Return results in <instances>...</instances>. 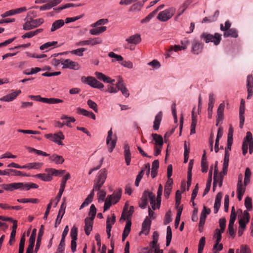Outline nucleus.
I'll return each mask as SVG.
<instances>
[{"label":"nucleus","mask_w":253,"mask_h":253,"mask_svg":"<svg viewBox=\"0 0 253 253\" xmlns=\"http://www.w3.org/2000/svg\"><path fill=\"white\" fill-rule=\"evenodd\" d=\"M148 198L150 199V204L152 209L153 210H156L155 195L152 192H148V191H145L143 192V195L141 198V201L139 203V207L142 209L146 208L148 203Z\"/></svg>","instance_id":"obj_1"},{"label":"nucleus","mask_w":253,"mask_h":253,"mask_svg":"<svg viewBox=\"0 0 253 253\" xmlns=\"http://www.w3.org/2000/svg\"><path fill=\"white\" fill-rule=\"evenodd\" d=\"M107 175V171L105 169H101L98 172V175L94 181L93 187L92 191H99L105 182Z\"/></svg>","instance_id":"obj_2"},{"label":"nucleus","mask_w":253,"mask_h":253,"mask_svg":"<svg viewBox=\"0 0 253 253\" xmlns=\"http://www.w3.org/2000/svg\"><path fill=\"white\" fill-rule=\"evenodd\" d=\"M201 39H203L206 43L213 42L215 45L219 44L221 40V35L215 33L214 35L206 32H203L200 36Z\"/></svg>","instance_id":"obj_3"},{"label":"nucleus","mask_w":253,"mask_h":253,"mask_svg":"<svg viewBox=\"0 0 253 253\" xmlns=\"http://www.w3.org/2000/svg\"><path fill=\"white\" fill-rule=\"evenodd\" d=\"M30 20H26L23 25V29L25 31H29L40 26L44 22L43 18L34 19L31 18Z\"/></svg>","instance_id":"obj_4"},{"label":"nucleus","mask_w":253,"mask_h":253,"mask_svg":"<svg viewBox=\"0 0 253 253\" xmlns=\"http://www.w3.org/2000/svg\"><path fill=\"white\" fill-rule=\"evenodd\" d=\"M175 8L170 7L160 12L157 16L158 19L160 21L166 22L170 19L175 12Z\"/></svg>","instance_id":"obj_5"},{"label":"nucleus","mask_w":253,"mask_h":253,"mask_svg":"<svg viewBox=\"0 0 253 253\" xmlns=\"http://www.w3.org/2000/svg\"><path fill=\"white\" fill-rule=\"evenodd\" d=\"M82 81L83 83L93 88L101 89L104 87V85L98 81L95 78L91 76L87 77H83L82 78Z\"/></svg>","instance_id":"obj_6"},{"label":"nucleus","mask_w":253,"mask_h":253,"mask_svg":"<svg viewBox=\"0 0 253 253\" xmlns=\"http://www.w3.org/2000/svg\"><path fill=\"white\" fill-rule=\"evenodd\" d=\"M70 178H71V176H70V173H67L63 177V178L62 180V181H61V183L60 184V187L59 192L58 193V195H57V196L55 198V199L57 201L55 203L54 207H56L57 205L58 202L60 201L61 196L62 195V193L64 190L66 181L68 179H69Z\"/></svg>","instance_id":"obj_7"},{"label":"nucleus","mask_w":253,"mask_h":253,"mask_svg":"<svg viewBox=\"0 0 253 253\" xmlns=\"http://www.w3.org/2000/svg\"><path fill=\"white\" fill-rule=\"evenodd\" d=\"M45 137L46 138L50 139L51 141L56 143L59 145H63V143L61 141V140L64 139V135L62 132H59L57 133L54 134H47L45 135Z\"/></svg>","instance_id":"obj_8"},{"label":"nucleus","mask_w":253,"mask_h":253,"mask_svg":"<svg viewBox=\"0 0 253 253\" xmlns=\"http://www.w3.org/2000/svg\"><path fill=\"white\" fill-rule=\"evenodd\" d=\"M102 40L100 38L89 39L87 40L81 41L76 43L77 46H84L85 45H94L102 43Z\"/></svg>","instance_id":"obj_9"},{"label":"nucleus","mask_w":253,"mask_h":253,"mask_svg":"<svg viewBox=\"0 0 253 253\" xmlns=\"http://www.w3.org/2000/svg\"><path fill=\"white\" fill-rule=\"evenodd\" d=\"M113 131L112 128L108 132V136L106 138V143L108 146V151L112 152L116 144V139H112Z\"/></svg>","instance_id":"obj_10"},{"label":"nucleus","mask_w":253,"mask_h":253,"mask_svg":"<svg viewBox=\"0 0 253 253\" xmlns=\"http://www.w3.org/2000/svg\"><path fill=\"white\" fill-rule=\"evenodd\" d=\"M31 98L33 99H36L37 100H39L40 101L45 103H48V104H56V103H61L63 102V100L60 99H56V98H42L41 97V96H31Z\"/></svg>","instance_id":"obj_11"},{"label":"nucleus","mask_w":253,"mask_h":253,"mask_svg":"<svg viewBox=\"0 0 253 253\" xmlns=\"http://www.w3.org/2000/svg\"><path fill=\"white\" fill-rule=\"evenodd\" d=\"M63 67L62 68H68L70 69L77 70L80 68V66L78 62L73 61L70 59H66L62 63Z\"/></svg>","instance_id":"obj_12"},{"label":"nucleus","mask_w":253,"mask_h":253,"mask_svg":"<svg viewBox=\"0 0 253 253\" xmlns=\"http://www.w3.org/2000/svg\"><path fill=\"white\" fill-rule=\"evenodd\" d=\"M116 88H117V91L120 90L123 95H129L126 84L121 77L119 78L118 82L116 84Z\"/></svg>","instance_id":"obj_13"},{"label":"nucleus","mask_w":253,"mask_h":253,"mask_svg":"<svg viewBox=\"0 0 253 253\" xmlns=\"http://www.w3.org/2000/svg\"><path fill=\"white\" fill-rule=\"evenodd\" d=\"M116 88H117V91L120 90L123 95H129L126 84L121 77L119 78L118 82L116 84Z\"/></svg>","instance_id":"obj_14"},{"label":"nucleus","mask_w":253,"mask_h":253,"mask_svg":"<svg viewBox=\"0 0 253 253\" xmlns=\"http://www.w3.org/2000/svg\"><path fill=\"white\" fill-rule=\"evenodd\" d=\"M21 182H13L9 184H3L0 186L4 190L12 191L14 190H20L21 189Z\"/></svg>","instance_id":"obj_15"},{"label":"nucleus","mask_w":253,"mask_h":253,"mask_svg":"<svg viewBox=\"0 0 253 253\" xmlns=\"http://www.w3.org/2000/svg\"><path fill=\"white\" fill-rule=\"evenodd\" d=\"M63 202L61 205L60 209L58 211V215L55 221L54 226L57 227L61 223V219L63 217L64 214L65 213L66 209V204L65 203V199L63 198Z\"/></svg>","instance_id":"obj_16"},{"label":"nucleus","mask_w":253,"mask_h":253,"mask_svg":"<svg viewBox=\"0 0 253 253\" xmlns=\"http://www.w3.org/2000/svg\"><path fill=\"white\" fill-rule=\"evenodd\" d=\"M223 232H221L220 230L218 229H216L215 230V233L214 235V237L216 239L215 243L213 246V250H215L216 249L217 246H218V250L219 251H221L223 249V245L222 244H219V242L221 240V234Z\"/></svg>","instance_id":"obj_17"},{"label":"nucleus","mask_w":253,"mask_h":253,"mask_svg":"<svg viewBox=\"0 0 253 253\" xmlns=\"http://www.w3.org/2000/svg\"><path fill=\"white\" fill-rule=\"evenodd\" d=\"M204 44L198 41L194 40L192 46V52L194 54H199L202 52Z\"/></svg>","instance_id":"obj_18"},{"label":"nucleus","mask_w":253,"mask_h":253,"mask_svg":"<svg viewBox=\"0 0 253 253\" xmlns=\"http://www.w3.org/2000/svg\"><path fill=\"white\" fill-rule=\"evenodd\" d=\"M57 5V3L54 0H48V3L43 5L41 6H33L32 8H39L40 10H46L51 9L52 7L55 6Z\"/></svg>","instance_id":"obj_19"},{"label":"nucleus","mask_w":253,"mask_h":253,"mask_svg":"<svg viewBox=\"0 0 253 253\" xmlns=\"http://www.w3.org/2000/svg\"><path fill=\"white\" fill-rule=\"evenodd\" d=\"M84 230L85 233L86 235L88 236L92 229L93 220L88 218V217H86L84 219Z\"/></svg>","instance_id":"obj_20"},{"label":"nucleus","mask_w":253,"mask_h":253,"mask_svg":"<svg viewBox=\"0 0 253 253\" xmlns=\"http://www.w3.org/2000/svg\"><path fill=\"white\" fill-rule=\"evenodd\" d=\"M48 156L50 161L51 162H53L57 165L62 164L64 162V159L62 156L58 155L56 154H53L51 156L49 155Z\"/></svg>","instance_id":"obj_21"},{"label":"nucleus","mask_w":253,"mask_h":253,"mask_svg":"<svg viewBox=\"0 0 253 253\" xmlns=\"http://www.w3.org/2000/svg\"><path fill=\"white\" fill-rule=\"evenodd\" d=\"M151 221L148 217H146L142 223V230L141 232H143L145 235L148 234L151 226Z\"/></svg>","instance_id":"obj_22"},{"label":"nucleus","mask_w":253,"mask_h":253,"mask_svg":"<svg viewBox=\"0 0 253 253\" xmlns=\"http://www.w3.org/2000/svg\"><path fill=\"white\" fill-rule=\"evenodd\" d=\"M225 107V104L224 102L221 103L217 111V117H216V121L217 122V123H219L220 122L222 121L223 119V112Z\"/></svg>","instance_id":"obj_23"},{"label":"nucleus","mask_w":253,"mask_h":253,"mask_svg":"<svg viewBox=\"0 0 253 253\" xmlns=\"http://www.w3.org/2000/svg\"><path fill=\"white\" fill-rule=\"evenodd\" d=\"M126 41L128 42V43L136 45L141 42V39L140 35L136 34L129 37L128 38H127Z\"/></svg>","instance_id":"obj_24"},{"label":"nucleus","mask_w":253,"mask_h":253,"mask_svg":"<svg viewBox=\"0 0 253 253\" xmlns=\"http://www.w3.org/2000/svg\"><path fill=\"white\" fill-rule=\"evenodd\" d=\"M124 155L126 164L127 166H129L131 160V153L128 144H125L124 146Z\"/></svg>","instance_id":"obj_25"},{"label":"nucleus","mask_w":253,"mask_h":253,"mask_svg":"<svg viewBox=\"0 0 253 253\" xmlns=\"http://www.w3.org/2000/svg\"><path fill=\"white\" fill-rule=\"evenodd\" d=\"M223 176L218 174V172L214 173L213 176V190H215V188L217 183L219 186L221 187L222 184Z\"/></svg>","instance_id":"obj_26"},{"label":"nucleus","mask_w":253,"mask_h":253,"mask_svg":"<svg viewBox=\"0 0 253 253\" xmlns=\"http://www.w3.org/2000/svg\"><path fill=\"white\" fill-rule=\"evenodd\" d=\"M163 117V113L160 111L155 116L153 124V129L157 130L159 129Z\"/></svg>","instance_id":"obj_27"},{"label":"nucleus","mask_w":253,"mask_h":253,"mask_svg":"<svg viewBox=\"0 0 253 253\" xmlns=\"http://www.w3.org/2000/svg\"><path fill=\"white\" fill-rule=\"evenodd\" d=\"M247 82L248 95H252V94L253 93V77L252 75L248 76Z\"/></svg>","instance_id":"obj_28"},{"label":"nucleus","mask_w":253,"mask_h":253,"mask_svg":"<svg viewBox=\"0 0 253 253\" xmlns=\"http://www.w3.org/2000/svg\"><path fill=\"white\" fill-rule=\"evenodd\" d=\"M224 38L232 37L236 38L238 36V31L235 28H231L225 31L223 33Z\"/></svg>","instance_id":"obj_29"},{"label":"nucleus","mask_w":253,"mask_h":253,"mask_svg":"<svg viewBox=\"0 0 253 253\" xmlns=\"http://www.w3.org/2000/svg\"><path fill=\"white\" fill-rule=\"evenodd\" d=\"M212 167L211 168V169L209 171V178L207 182L206 187V188L204 190V191L203 192V196H205L206 195H207L210 190L211 181H212Z\"/></svg>","instance_id":"obj_30"},{"label":"nucleus","mask_w":253,"mask_h":253,"mask_svg":"<svg viewBox=\"0 0 253 253\" xmlns=\"http://www.w3.org/2000/svg\"><path fill=\"white\" fill-rule=\"evenodd\" d=\"M219 15V11L218 10H216L214 13V14L212 16L209 17H205L202 21V23H211L214 22L217 20V18Z\"/></svg>","instance_id":"obj_31"},{"label":"nucleus","mask_w":253,"mask_h":253,"mask_svg":"<svg viewBox=\"0 0 253 253\" xmlns=\"http://www.w3.org/2000/svg\"><path fill=\"white\" fill-rule=\"evenodd\" d=\"M122 193V190L121 189H119L117 192H114L113 194L110 195L112 196L111 198V202L113 203V204H115L119 202L121 199Z\"/></svg>","instance_id":"obj_32"},{"label":"nucleus","mask_w":253,"mask_h":253,"mask_svg":"<svg viewBox=\"0 0 253 253\" xmlns=\"http://www.w3.org/2000/svg\"><path fill=\"white\" fill-rule=\"evenodd\" d=\"M22 185H21V190L22 191H27L30 189L31 188H34L36 189L38 188L39 186L34 183H31V182H21Z\"/></svg>","instance_id":"obj_33"},{"label":"nucleus","mask_w":253,"mask_h":253,"mask_svg":"<svg viewBox=\"0 0 253 253\" xmlns=\"http://www.w3.org/2000/svg\"><path fill=\"white\" fill-rule=\"evenodd\" d=\"M42 165L43 164L42 163H31L27 164L26 165L22 166V169H39L42 167Z\"/></svg>","instance_id":"obj_34"},{"label":"nucleus","mask_w":253,"mask_h":253,"mask_svg":"<svg viewBox=\"0 0 253 253\" xmlns=\"http://www.w3.org/2000/svg\"><path fill=\"white\" fill-rule=\"evenodd\" d=\"M77 113L80 114H82L84 116H87L92 118L93 120H95V116L92 112H89L84 109L81 108H77Z\"/></svg>","instance_id":"obj_35"},{"label":"nucleus","mask_w":253,"mask_h":253,"mask_svg":"<svg viewBox=\"0 0 253 253\" xmlns=\"http://www.w3.org/2000/svg\"><path fill=\"white\" fill-rule=\"evenodd\" d=\"M64 25V22L63 20L60 19L55 21L52 24L50 32H53Z\"/></svg>","instance_id":"obj_36"},{"label":"nucleus","mask_w":253,"mask_h":253,"mask_svg":"<svg viewBox=\"0 0 253 253\" xmlns=\"http://www.w3.org/2000/svg\"><path fill=\"white\" fill-rule=\"evenodd\" d=\"M186 48V45H175L174 46H171L169 49L168 53H167L166 57H169L170 56L171 52L173 50L174 51H177L179 50H181L182 49H185Z\"/></svg>","instance_id":"obj_37"},{"label":"nucleus","mask_w":253,"mask_h":253,"mask_svg":"<svg viewBox=\"0 0 253 253\" xmlns=\"http://www.w3.org/2000/svg\"><path fill=\"white\" fill-rule=\"evenodd\" d=\"M94 196V193L91 191L90 193L88 195L87 198L85 199L84 201L80 206V209H82L84 207L88 206L92 201Z\"/></svg>","instance_id":"obj_38"},{"label":"nucleus","mask_w":253,"mask_h":253,"mask_svg":"<svg viewBox=\"0 0 253 253\" xmlns=\"http://www.w3.org/2000/svg\"><path fill=\"white\" fill-rule=\"evenodd\" d=\"M35 177L44 181H50L52 179V177H51L50 172H47V173L37 174L35 175Z\"/></svg>","instance_id":"obj_39"},{"label":"nucleus","mask_w":253,"mask_h":253,"mask_svg":"<svg viewBox=\"0 0 253 253\" xmlns=\"http://www.w3.org/2000/svg\"><path fill=\"white\" fill-rule=\"evenodd\" d=\"M191 2L192 1L191 0H187L184 2L178 10V14L177 16H180L187 9V8L191 3Z\"/></svg>","instance_id":"obj_40"},{"label":"nucleus","mask_w":253,"mask_h":253,"mask_svg":"<svg viewBox=\"0 0 253 253\" xmlns=\"http://www.w3.org/2000/svg\"><path fill=\"white\" fill-rule=\"evenodd\" d=\"M46 172H50L51 177L53 175L58 176L64 174L65 172V170H57L54 169H45Z\"/></svg>","instance_id":"obj_41"},{"label":"nucleus","mask_w":253,"mask_h":253,"mask_svg":"<svg viewBox=\"0 0 253 253\" xmlns=\"http://www.w3.org/2000/svg\"><path fill=\"white\" fill-rule=\"evenodd\" d=\"M152 136L155 141L156 146H163V140L161 135L156 133H153Z\"/></svg>","instance_id":"obj_42"},{"label":"nucleus","mask_w":253,"mask_h":253,"mask_svg":"<svg viewBox=\"0 0 253 253\" xmlns=\"http://www.w3.org/2000/svg\"><path fill=\"white\" fill-rule=\"evenodd\" d=\"M214 100L212 96H210L209 98V101L208 108V114L209 118H211L212 116V108L213 107V104Z\"/></svg>","instance_id":"obj_43"},{"label":"nucleus","mask_w":253,"mask_h":253,"mask_svg":"<svg viewBox=\"0 0 253 253\" xmlns=\"http://www.w3.org/2000/svg\"><path fill=\"white\" fill-rule=\"evenodd\" d=\"M61 119L62 120H66V121L64 122V125H65L69 127H71L70 125L71 122H75L76 120L74 117H68L66 115H63Z\"/></svg>","instance_id":"obj_44"},{"label":"nucleus","mask_w":253,"mask_h":253,"mask_svg":"<svg viewBox=\"0 0 253 253\" xmlns=\"http://www.w3.org/2000/svg\"><path fill=\"white\" fill-rule=\"evenodd\" d=\"M172 238V231L171 229L169 226H168L167 228V237H166V246L168 247L171 242Z\"/></svg>","instance_id":"obj_45"},{"label":"nucleus","mask_w":253,"mask_h":253,"mask_svg":"<svg viewBox=\"0 0 253 253\" xmlns=\"http://www.w3.org/2000/svg\"><path fill=\"white\" fill-rule=\"evenodd\" d=\"M251 176V171L249 168L246 169L245 172L244 186H246L250 181V177Z\"/></svg>","instance_id":"obj_46"},{"label":"nucleus","mask_w":253,"mask_h":253,"mask_svg":"<svg viewBox=\"0 0 253 253\" xmlns=\"http://www.w3.org/2000/svg\"><path fill=\"white\" fill-rule=\"evenodd\" d=\"M236 253H251V251L248 246L242 245L240 249L236 250Z\"/></svg>","instance_id":"obj_47"},{"label":"nucleus","mask_w":253,"mask_h":253,"mask_svg":"<svg viewBox=\"0 0 253 253\" xmlns=\"http://www.w3.org/2000/svg\"><path fill=\"white\" fill-rule=\"evenodd\" d=\"M143 4L141 2H138L133 4L130 8V11H139L141 10Z\"/></svg>","instance_id":"obj_48"},{"label":"nucleus","mask_w":253,"mask_h":253,"mask_svg":"<svg viewBox=\"0 0 253 253\" xmlns=\"http://www.w3.org/2000/svg\"><path fill=\"white\" fill-rule=\"evenodd\" d=\"M108 56L111 58H114L116 59L115 60L113 59L112 60V62H114L116 61H123V60L124 59L123 57L121 55L116 54L113 52H109L108 54Z\"/></svg>","instance_id":"obj_49"},{"label":"nucleus","mask_w":253,"mask_h":253,"mask_svg":"<svg viewBox=\"0 0 253 253\" xmlns=\"http://www.w3.org/2000/svg\"><path fill=\"white\" fill-rule=\"evenodd\" d=\"M96 213V209L95 206L93 204H92L90 207L89 212L88 213V215L90 216L88 218L93 220L94 219L95 215Z\"/></svg>","instance_id":"obj_50"},{"label":"nucleus","mask_w":253,"mask_h":253,"mask_svg":"<svg viewBox=\"0 0 253 253\" xmlns=\"http://www.w3.org/2000/svg\"><path fill=\"white\" fill-rule=\"evenodd\" d=\"M27 149L29 150L30 152H34L37 154L38 155H42L43 156H49V154L46 153V152H43L41 150H37L34 148L32 147H28Z\"/></svg>","instance_id":"obj_51"},{"label":"nucleus","mask_w":253,"mask_h":253,"mask_svg":"<svg viewBox=\"0 0 253 253\" xmlns=\"http://www.w3.org/2000/svg\"><path fill=\"white\" fill-rule=\"evenodd\" d=\"M206 243V239L204 237H202L199 241L198 245V253H202L204 246Z\"/></svg>","instance_id":"obj_52"},{"label":"nucleus","mask_w":253,"mask_h":253,"mask_svg":"<svg viewBox=\"0 0 253 253\" xmlns=\"http://www.w3.org/2000/svg\"><path fill=\"white\" fill-rule=\"evenodd\" d=\"M8 170L10 172L13 173V175L14 176H30V174H26L22 171L17 170L13 169H9Z\"/></svg>","instance_id":"obj_53"},{"label":"nucleus","mask_w":253,"mask_h":253,"mask_svg":"<svg viewBox=\"0 0 253 253\" xmlns=\"http://www.w3.org/2000/svg\"><path fill=\"white\" fill-rule=\"evenodd\" d=\"M112 196H108L106 200L105 201V204L104 206V211L108 210L111 207L113 203L111 202V197Z\"/></svg>","instance_id":"obj_54"},{"label":"nucleus","mask_w":253,"mask_h":253,"mask_svg":"<svg viewBox=\"0 0 253 253\" xmlns=\"http://www.w3.org/2000/svg\"><path fill=\"white\" fill-rule=\"evenodd\" d=\"M86 50L85 48H80L75 50H72L70 52L73 54L79 56H82L83 52Z\"/></svg>","instance_id":"obj_55"},{"label":"nucleus","mask_w":253,"mask_h":253,"mask_svg":"<svg viewBox=\"0 0 253 253\" xmlns=\"http://www.w3.org/2000/svg\"><path fill=\"white\" fill-rule=\"evenodd\" d=\"M57 43V42H47L43 44L40 47V49L41 50H43L44 49H46L47 48H48L52 46H54Z\"/></svg>","instance_id":"obj_56"},{"label":"nucleus","mask_w":253,"mask_h":253,"mask_svg":"<svg viewBox=\"0 0 253 253\" xmlns=\"http://www.w3.org/2000/svg\"><path fill=\"white\" fill-rule=\"evenodd\" d=\"M70 235L72 239L77 240L78 236V228L74 226L71 230Z\"/></svg>","instance_id":"obj_57"},{"label":"nucleus","mask_w":253,"mask_h":253,"mask_svg":"<svg viewBox=\"0 0 253 253\" xmlns=\"http://www.w3.org/2000/svg\"><path fill=\"white\" fill-rule=\"evenodd\" d=\"M108 22V20L107 19H101L96 22L95 23H93L91 25L92 27H96L99 25H103L107 23Z\"/></svg>","instance_id":"obj_58"},{"label":"nucleus","mask_w":253,"mask_h":253,"mask_svg":"<svg viewBox=\"0 0 253 253\" xmlns=\"http://www.w3.org/2000/svg\"><path fill=\"white\" fill-rule=\"evenodd\" d=\"M25 238L24 235H23L20 239L18 253H24V247H25Z\"/></svg>","instance_id":"obj_59"},{"label":"nucleus","mask_w":253,"mask_h":253,"mask_svg":"<svg viewBox=\"0 0 253 253\" xmlns=\"http://www.w3.org/2000/svg\"><path fill=\"white\" fill-rule=\"evenodd\" d=\"M171 220L172 218L171 217V211H169L165 214L164 224L165 225L168 224L171 221Z\"/></svg>","instance_id":"obj_60"},{"label":"nucleus","mask_w":253,"mask_h":253,"mask_svg":"<svg viewBox=\"0 0 253 253\" xmlns=\"http://www.w3.org/2000/svg\"><path fill=\"white\" fill-rule=\"evenodd\" d=\"M65 246V240H61L58 245L57 251L58 253H64Z\"/></svg>","instance_id":"obj_61"},{"label":"nucleus","mask_w":253,"mask_h":253,"mask_svg":"<svg viewBox=\"0 0 253 253\" xmlns=\"http://www.w3.org/2000/svg\"><path fill=\"white\" fill-rule=\"evenodd\" d=\"M245 206L248 210H251L252 209V199L247 197L245 200Z\"/></svg>","instance_id":"obj_62"},{"label":"nucleus","mask_w":253,"mask_h":253,"mask_svg":"<svg viewBox=\"0 0 253 253\" xmlns=\"http://www.w3.org/2000/svg\"><path fill=\"white\" fill-rule=\"evenodd\" d=\"M226 219L224 217L221 218L219 220V226L220 227V231L224 232L226 227Z\"/></svg>","instance_id":"obj_63"},{"label":"nucleus","mask_w":253,"mask_h":253,"mask_svg":"<svg viewBox=\"0 0 253 253\" xmlns=\"http://www.w3.org/2000/svg\"><path fill=\"white\" fill-rule=\"evenodd\" d=\"M106 195V193L104 190H99L98 193H97L99 201H104Z\"/></svg>","instance_id":"obj_64"}]
</instances>
